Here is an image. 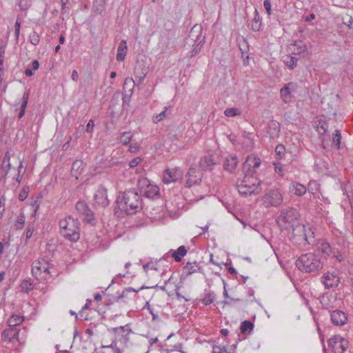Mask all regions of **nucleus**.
Segmentation results:
<instances>
[{
	"label": "nucleus",
	"mask_w": 353,
	"mask_h": 353,
	"mask_svg": "<svg viewBox=\"0 0 353 353\" xmlns=\"http://www.w3.org/2000/svg\"><path fill=\"white\" fill-rule=\"evenodd\" d=\"M133 134L131 131L124 132L120 134L119 140L123 145H128L132 141Z\"/></svg>",
	"instance_id": "nucleus-37"
},
{
	"label": "nucleus",
	"mask_w": 353,
	"mask_h": 353,
	"mask_svg": "<svg viewBox=\"0 0 353 353\" xmlns=\"http://www.w3.org/2000/svg\"><path fill=\"white\" fill-rule=\"evenodd\" d=\"M169 108L170 107H165L164 110L161 112L159 114L154 115L153 117V122L157 123L163 120V119L165 117L166 112Z\"/></svg>",
	"instance_id": "nucleus-43"
},
{
	"label": "nucleus",
	"mask_w": 353,
	"mask_h": 353,
	"mask_svg": "<svg viewBox=\"0 0 353 353\" xmlns=\"http://www.w3.org/2000/svg\"><path fill=\"white\" fill-rule=\"evenodd\" d=\"M296 89V84L293 82L286 83L280 90L281 98L284 103H288L292 99V92Z\"/></svg>",
	"instance_id": "nucleus-14"
},
{
	"label": "nucleus",
	"mask_w": 353,
	"mask_h": 353,
	"mask_svg": "<svg viewBox=\"0 0 353 353\" xmlns=\"http://www.w3.org/2000/svg\"><path fill=\"white\" fill-rule=\"evenodd\" d=\"M306 188L303 184L298 182H293L290 186V192L297 196H302L306 192Z\"/></svg>",
	"instance_id": "nucleus-26"
},
{
	"label": "nucleus",
	"mask_w": 353,
	"mask_h": 353,
	"mask_svg": "<svg viewBox=\"0 0 353 353\" xmlns=\"http://www.w3.org/2000/svg\"><path fill=\"white\" fill-rule=\"evenodd\" d=\"M142 194L149 199L158 197L159 196V188L158 186L151 184L148 188L143 192Z\"/></svg>",
	"instance_id": "nucleus-29"
},
{
	"label": "nucleus",
	"mask_w": 353,
	"mask_h": 353,
	"mask_svg": "<svg viewBox=\"0 0 353 353\" xmlns=\"http://www.w3.org/2000/svg\"><path fill=\"white\" fill-rule=\"evenodd\" d=\"M77 211L83 216V220L88 223L93 224L94 216L88 204L83 201H79L75 205Z\"/></svg>",
	"instance_id": "nucleus-12"
},
{
	"label": "nucleus",
	"mask_w": 353,
	"mask_h": 353,
	"mask_svg": "<svg viewBox=\"0 0 353 353\" xmlns=\"http://www.w3.org/2000/svg\"><path fill=\"white\" fill-rule=\"evenodd\" d=\"M59 226L61 233L65 239L72 242H77L79 239L80 222L78 219L68 216L59 221Z\"/></svg>",
	"instance_id": "nucleus-5"
},
{
	"label": "nucleus",
	"mask_w": 353,
	"mask_h": 353,
	"mask_svg": "<svg viewBox=\"0 0 353 353\" xmlns=\"http://www.w3.org/2000/svg\"><path fill=\"white\" fill-rule=\"evenodd\" d=\"M224 114L225 116H227L228 117H234V116L240 114V112L237 108H227L225 110Z\"/></svg>",
	"instance_id": "nucleus-46"
},
{
	"label": "nucleus",
	"mask_w": 353,
	"mask_h": 353,
	"mask_svg": "<svg viewBox=\"0 0 353 353\" xmlns=\"http://www.w3.org/2000/svg\"><path fill=\"white\" fill-rule=\"evenodd\" d=\"M31 0H19V6L23 11L27 10L31 6Z\"/></svg>",
	"instance_id": "nucleus-45"
},
{
	"label": "nucleus",
	"mask_w": 353,
	"mask_h": 353,
	"mask_svg": "<svg viewBox=\"0 0 353 353\" xmlns=\"http://www.w3.org/2000/svg\"><path fill=\"white\" fill-rule=\"evenodd\" d=\"M285 148L283 145L279 144L276 147L275 152L276 154L281 158L284 155Z\"/></svg>",
	"instance_id": "nucleus-49"
},
{
	"label": "nucleus",
	"mask_w": 353,
	"mask_h": 353,
	"mask_svg": "<svg viewBox=\"0 0 353 353\" xmlns=\"http://www.w3.org/2000/svg\"><path fill=\"white\" fill-rule=\"evenodd\" d=\"M323 261L314 253L302 254L296 261V267L305 273L317 274L323 268Z\"/></svg>",
	"instance_id": "nucleus-4"
},
{
	"label": "nucleus",
	"mask_w": 353,
	"mask_h": 353,
	"mask_svg": "<svg viewBox=\"0 0 353 353\" xmlns=\"http://www.w3.org/2000/svg\"><path fill=\"white\" fill-rule=\"evenodd\" d=\"M212 353H228V351L224 347H221L219 346H215L213 347Z\"/></svg>",
	"instance_id": "nucleus-56"
},
{
	"label": "nucleus",
	"mask_w": 353,
	"mask_h": 353,
	"mask_svg": "<svg viewBox=\"0 0 353 353\" xmlns=\"http://www.w3.org/2000/svg\"><path fill=\"white\" fill-rule=\"evenodd\" d=\"M261 28V21L256 10H255V15L252 21V29L254 32H258Z\"/></svg>",
	"instance_id": "nucleus-38"
},
{
	"label": "nucleus",
	"mask_w": 353,
	"mask_h": 353,
	"mask_svg": "<svg viewBox=\"0 0 353 353\" xmlns=\"http://www.w3.org/2000/svg\"><path fill=\"white\" fill-rule=\"evenodd\" d=\"M289 49L292 54L301 55L302 57H305L307 50L306 44L301 40H297L291 43Z\"/></svg>",
	"instance_id": "nucleus-16"
},
{
	"label": "nucleus",
	"mask_w": 353,
	"mask_h": 353,
	"mask_svg": "<svg viewBox=\"0 0 353 353\" xmlns=\"http://www.w3.org/2000/svg\"><path fill=\"white\" fill-rule=\"evenodd\" d=\"M109 204L110 200L108 198V190L103 185H100L94 194L93 205L95 207L105 208Z\"/></svg>",
	"instance_id": "nucleus-11"
},
{
	"label": "nucleus",
	"mask_w": 353,
	"mask_h": 353,
	"mask_svg": "<svg viewBox=\"0 0 353 353\" xmlns=\"http://www.w3.org/2000/svg\"><path fill=\"white\" fill-rule=\"evenodd\" d=\"M94 125V121L92 119H90L86 125V131L88 132L92 133L93 131Z\"/></svg>",
	"instance_id": "nucleus-57"
},
{
	"label": "nucleus",
	"mask_w": 353,
	"mask_h": 353,
	"mask_svg": "<svg viewBox=\"0 0 353 353\" xmlns=\"http://www.w3.org/2000/svg\"><path fill=\"white\" fill-rule=\"evenodd\" d=\"M84 169V163L81 160H76L73 162L71 168L72 175L78 179Z\"/></svg>",
	"instance_id": "nucleus-27"
},
{
	"label": "nucleus",
	"mask_w": 353,
	"mask_h": 353,
	"mask_svg": "<svg viewBox=\"0 0 353 353\" xmlns=\"http://www.w3.org/2000/svg\"><path fill=\"white\" fill-rule=\"evenodd\" d=\"M10 153L8 152H6L4 155L3 159V165L6 163H8V169H10Z\"/></svg>",
	"instance_id": "nucleus-58"
},
{
	"label": "nucleus",
	"mask_w": 353,
	"mask_h": 353,
	"mask_svg": "<svg viewBox=\"0 0 353 353\" xmlns=\"http://www.w3.org/2000/svg\"><path fill=\"white\" fill-rule=\"evenodd\" d=\"M299 212L292 208L283 209L281 211L280 215L276 219V223L281 230H288L294 225L299 222Z\"/></svg>",
	"instance_id": "nucleus-6"
},
{
	"label": "nucleus",
	"mask_w": 353,
	"mask_h": 353,
	"mask_svg": "<svg viewBox=\"0 0 353 353\" xmlns=\"http://www.w3.org/2000/svg\"><path fill=\"white\" fill-rule=\"evenodd\" d=\"M316 246L317 251L322 254V257L325 259H326L334 251L330 243L323 240L319 241L316 244Z\"/></svg>",
	"instance_id": "nucleus-20"
},
{
	"label": "nucleus",
	"mask_w": 353,
	"mask_h": 353,
	"mask_svg": "<svg viewBox=\"0 0 353 353\" xmlns=\"http://www.w3.org/2000/svg\"><path fill=\"white\" fill-rule=\"evenodd\" d=\"M150 185L151 183L147 178L139 179L138 181V187L139 188L141 194H142L143 191L148 188L149 185Z\"/></svg>",
	"instance_id": "nucleus-40"
},
{
	"label": "nucleus",
	"mask_w": 353,
	"mask_h": 353,
	"mask_svg": "<svg viewBox=\"0 0 353 353\" xmlns=\"http://www.w3.org/2000/svg\"><path fill=\"white\" fill-rule=\"evenodd\" d=\"M200 270V267L196 261L194 263L188 262L183 267V272L187 275H191L196 271Z\"/></svg>",
	"instance_id": "nucleus-31"
},
{
	"label": "nucleus",
	"mask_w": 353,
	"mask_h": 353,
	"mask_svg": "<svg viewBox=\"0 0 353 353\" xmlns=\"http://www.w3.org/2000/svg\"><path fill=\"white\" fill-rule=\"evenodd\" d=\"M115 203L119 209L128 214H135L142 208L141 196L135 189H129L120 194Z\"/></svg>",
	"instance_id": "nucleus-1"
},
{
	"label": "nucleus",
	"mask_w": 353,
	"mask_h": 353,
	"mask_svg": "<svg viewBox=\"0 0 353 353\" xmlns=\"http://www.w3.org/2000/svg\"><path fill=\"white\" fill-rule=\"evenodd\" d=\"M112 330L116 335L121 336V337L122 336V334L125 333V332H128V333H132L130 324H126L124 326L113 327L112 328Z\"/></svg>",
	"instance_id": "nucleus-35"
},
{
	"label": "nucleus",
	"mask_w": 353,
	"mask_h": 353,
	"mask_svg": "<svg viewBox=\"0 0 353 353\" xmlns=\"http://www.w3.org/2000/svg\"><path fill=\"white\" fill-rule=\"evenodd\" d=\"M331 321L336 325H343L347 321V316L345 312L339 310H335L330 313Z\"/></svg>",
	"instance_id": "nucleus-18"
},
{
	"label": "nucleus",
	"mask_w": 353,
	"mask_h": 353,
	"mask_svg": "<svg viewBox=\"0 0 353 353\" xmlns=\"http://www.w3.org/2000/svg\"><path fill=\"white\" fill-rule=\"evenodd\" d=\"M26 217L23 214H20L17 219L16 228L17 230H21L23 228Z\"/></svg>",
	"instance_id": "nucleus-44"
},
{
	"label": "nucleus",
	"mask_w": 353,
	"mask_h": 353,
	"mask_svg": "<svg viewBox=\"0 0 353 353\" xmlns=\"http://www.w3.org/2000/svg\"><path fill=\"white\" fill-rule=\"evenodd\" d=\"M298 59L295 57L288 55L283 60L284 63L290 69H294L297 65Z\"/></svg>",
	"instance_id": "nucleus-36"
},
{
	"label": "nucleus",
	"mask_w": 353,
	"mask_h": 353,
	"mask_svg": "<svg viewBox=\"0 0 353 353\" xmlns=\"http://www.w3.org/2000/svg\"><path fill=\"white\" fill-rule=\"evenodd\" d=\"M28 188H23V190L21 191V192L19 193V199L20 201H24L28 195Z\"/></svg>",
	"instance_id": "nucleus-50"
},
{
	"label": "nucleus",
	"mask_w": 353,
	"mask_h": 353,
	"mask_svg": "<svg viewBox=\"0 0 353 353\" xmlns=\"http://www.w3.org/2000/svg\"><path fill=\"white\" fill-rule=\"evenodd\" d=\"M117 345V342L116 340L112 341V343L108 345H102L101 348H111L114 350Z\"/></svg>",
	"instance_id": "nucleus-61"
},
{
	"label": "nucleus",
	"mask_w": 353,
	"mask_h": 353,
	"mask_svg": "<svg viewBox=\"0 0 353 353\" xmlns=\"http://www.w3.org/2000/svg\"><path fill=\"white\" fill-rule=\"evenodd\" d=\"M21 288L22 292H28L33 288V283L30 281L24 280L21 284Z\"/></svg>",
	"instance_id": "nucleus-42"
},
{
	"label": "nucleus",
	"mask_w": 353,
	"mask_h": 353,
	"mask_svg": "<svg viewBox=\"0 0 353 353\" xmlns=\"http://www.w3.org/2000/svg\"><path fill=\"white\" fill-rule=\"evenodd\" d=\"M139 145L137 143H132L129 146V151L132 153H136L139 150Z\"/></svg>",
	"instance_id": "nucleus-53"
},
{
	"label": "nucleus",
	"mask_w": 353,
	"mask_h": 353,
	"mask_svg": "<svg viewBox=\"0 0 353 353\" xmlns=\"http://www.w3.org/2000/svg\"><path fill=\"white\" fill-rule=\"evenodd\" d=\"M128 51L127 43L125 40H122L118 46L117 60L122 61L125 59Z\"/></svg>",
	"instance_id": "nucleus-28"
},
{
	"label": "nucleus",
	"mask_w": 353,
	"mask_h": 353,
	"mask_svg": "<svg viewBox=\"0 0 353 353\" xmlns=\"http://www.w3.org/2000/svg\"><path fill=\"white\" fill-rule=\"evenodd\" d=\"M321 283L326 289H330L338 286L339 278L334 273L327 272L321 276Z\"/></svg>",
	"instance_id": "nucleus-13"
},
{
	"label": "nucleus",
	"mask_w": 353,
	"mask_h": 353,
	"mask_svg": "<svg viewBox=\"0 0 353 353\" xmlns=\"http://www.w3.org/2000/svg\"><path fill=\"white\" fill-rule=\"evenodd\" d=\"M263 6H264L268 14L270 15L272 14V10H271V3H270V0H265L263 2Z\"/></svg>",
	"instance_id": "nucleus-51"
},
{
	"label": "nucleus",
	"mask_w": 353,
	"mask_h": 353,
	"mask_svg": "<svg viewBox=\"0 0 353 353\" xmlns=\"http://www.w3.org/2000/svg\"><path fill=\"white\" fill-rule=\"evenodd\" d=\"M147 288H149L144 286V285L141 286L139 290H136L131 287L127 288L123 290L122 293L120 295L114 297L113 298L114 301L116 302H119L120 300H121L124 298H128V294L130 292H138L139 290H141L143 289H147Z\"/></svg>",
	"instance_id": "nucleus-30"
},
{
	"label": "nucleus",
	"mask_w": 353,
	"mask_h": 353,
	"mask_svg": "<svg viewBox=\"0 0 353 353\" xmlns=\"http://www.w3.org/2000/svg\"><path fill=\"white\" fill-rule=\"evenodd\" d=\"M5 59V48L3 46H0V61L4 62Z\"/></svg>",
	"instance_id": "nucleus-64"
},
{
	"label": "nucleus",
	"mask_w": 353,
	"mask_h": 353,
	"mask_svg": "<svg viewBox=\"0 0 353 353\" xmlns=\"http://www.w3.org/2000/svg\"><path fill=\"white\" fill-rule=\"evenodd\" d=\"M152 264V263H145V264H144L143 265V270H145V272H148L149 268H150V269L156 270V271L158 270V268L156 266H154V265H153Z\"/></svg>",
	"instance_id": "nucleus-55"
},
{
	"label": "nucleus",
	"mask_w": 353,
	"mask_h": 353,
	"mask_svg": "<svg viewBox=\"0 0 353 353\" xmlns=\"http://www.w3.org/2000/svg\"><path fill=\"white\" fill-rule=\"evenodd\" d=\"M336 301V298L330 294H323L320 297V303L323 308L326 310L334 307V303Z\"/></svg>",
	"instance_id": "nucleus-24"
},
{
	"label": "nucleus",
	"mask_w": 353,
	"mask_h": 353,
	"mask_svg": "<svg viewBox=\"0 0 353 353\" xmlns=\"http://www.w3.org/2000/svg\"><path fill=\"white\" fill-rule=\"evenodd\" d=\"M319 189V184L316 181H310L308 184V192L314 194Z\"/></svg>",
	"instance_id": "nucleus-48"
},
{
	"label": "nucleus",
	"mask_w": 353,
	"mask_h": 353,
	"mask_svg": "<svg viewBox=\"0 0 353 353\" xmlns=\"http://www.w3.org/2000/svg\"><path fill=\"white\" fill-rule=\"evenodd\" d=\"M183 171L179 167L167 168L164 171L163 180L165 183H176L183 180Z\"/></svg>",
	"instance_id": "nucleus-9"
},
{
	"label": "nucleus",
	"mask_w": 353,
	"mask_h": 353,
	"mask_svg": "<svg viewBox=\"0 0 353 353\" xmlns=\"http://www.w3.org/2000/svg\"><path fill=\"white\" fill-rule=\"evenodd\" d=\"M267 199L271 205L278 206L281 203L283 196L279 191L273 190L268 194Z\"/></svg>",
	"instance_id": "nucleus-25"
},
{
	"label": "nucleus",
	"mask_w": 353,
	"mask_h": 353,
	"mask_svg": "<svg viewBox=\"0 0 353 353\" xmlns=\"http://www.w3.org/2000/svg\"><path fill=\"white\" fill-rule=\"evenodd\" d=\"M40 41L39 36L36 32H33L30 36V41L34 45L37 46L39 44Z\"/></svg>",
	"instance_id": "nucleus-47"
},
{
	"label": "nucleus",
	"mask_w": 353,
	"mask_h": 353,
	"mask_svg": "<svg viewBox=\"0 0 353 353\" xmlns=\"http://www.w3.org/2000/svg\"><path fill=\"white\" fill-rule=\"evenodd\" d=\"M139 163V159H132L130 163H129V166L130 168H134L136 166L138 165V164Z\"/></svg>",
	"instance_id": "nucleus-62"
},
{
	"label": "nucleus",
	"mask_w": 353,
	"mask_h": 353,
	"mask_svg": "<svg viewBox=\"0 0 353 353\" xmlns=\"http://www.w3.org/2000/svg\"><path fill=\"white\" fill-rule=\"evenodd\" d=\"M261 159L256 157H248L242 165V171L244 174L243 179L241 181L254 190H261V181L254 176L256 170L261 165Z\"/></svg>",
	"instance_id": "nucleus-2"
},
{
	"label": "nucleus",
	"mask_w": 353,
	"mask_h": 353,
	"mask_svg": "<svg viewBox=\"0 0 353 353\" xmlns=\"http://www.w3.org/2000/svg\"><path fill=\"white\" fill-rule=\"evenodd\" d=\"M327 344L334 353H344L348 347V341L339 335H334L330 338Z\"/></svg>",
	"instance_id": "nucleus-8"
},
{
	"label": "nucleus",
	"mask_w": 353,
	"mask_h": 353,
	"mask_svg": "<svg viewBox=\"0 0 353 353\" xmlns=\"http://www.w3.org/2000/svg\"><path fill=\"white\" fill-rule=\"evenodd\" d=\"M292 234L290 237L293 244L301 248L307 249L306 247L315 243L314 233L310 228H306L305 225L298 223L290 228Z\"/></svg>",
	"instance_id": "nucleus-3"
},
{
	"label": "nucleus",
	"mask_w": 353,
	"mask_h": 353,
	"mask_svg": "<svg viewBox=\"0 0 353 353\" xmlns=\"http://www.w3.org/2000/svg\"><path fill=\"white\" fill-rule=\"evenodd\" d=\"M341 134L339 130H334L332 137V143L335 145L337 149L340 148Z\"/></svg>",
	"instance_id": "nucleus-41"
},
{
	"label": "nucleus",
	"mask_w": 353,
	"mask_h": 353,
	"mask_svg": "<svg viewBox=\"0 0 353 353\" xmlns=\"http://www.w3.org/2000/svg\"><path fill=\"white\" fill-rule=\"evenodd\" d=\"M236 188L239 194L243 196H247L252 194H258L261 192V190H254L252 188H248V186L244 183H242L240 179H239L236 182Z\"/></svg>",
	"instance_id": "nucleus-21"
},
{
	"label": "nucleus",
	"mask_w": 353,
	"mask_h": 353,
	"mask_svg": "<svg viewBox=\"0 0 353 353\" xmlns=\"http://www.w3.org/2000/svg\"><path fill=\"white\" fill-rule=\"evenodd\" d=\"M50 265L48 261L44 259L39 260L33 263L32 272V274H37V272H43L49 273Z\"/></svg>",
	"instance_id": "nucleus-22"
},
{
	"label": "nucleus",
	"mask_w": 353,
	"mask_h": 353,
	"mask_svg": "<svg viewBox=\"0 0 353 353\" xmlns=\"http://www.w3.org/2000/svg\"><path fill=\"white\" fill-rule=\"evenodd\" d=\"M24 320L23 316L19 314L12 315L8 321L9 327H17Z\"/></svg>",
	"instance_id": "nucleus-33"
},
{
	"label": "nucleus",
	"mask_w": 353,
	"mask_h": 353,
	"mask_svg": "<svg viewBox=\"0 0 353 353\" xmlns=\"http://www.w3.org/2000/svg\"><path fill=\"white\" fill-rule=\"evenodd\" d=\"M254 327V324L248 320L243 321L240 326L241 332L243 334H250Z\"/></svg>",
	"instance_id": "nucleus-34"
},
{
	"label": "nucleus",
	"mask_w": 353,
	"mask_h": 353,
	"mask_svg": "<svg viewBox=\"0 0 353 353\" xmlns=\"http://www.w3.org/2000/svg\"><path fill=\"white\" fill-rule=\"evenodd\" d=\"M26 106L25 105V104H21L20 111L18 114L19 119H21L24 116L25 112H26Z\"/></svg>",
	"instance_id": "nucleus-60"
},
{
	"label": "nucleus",
	"mask_w": 353,
	"mask_h": 353,
	"mask_svg": "<svg viewBox=\"0 0 353 353\" xmlns=\"http://www.w3.org/2000/svg\"><path fill=\"white\" fill-rule=\"evenodd\" d=\"M238 163L239 161L235 154H229L225 158L223 166L225 170L232 173L235 170Z\"/></svg>",
	"instance_id": "nucleus-19"
},
{
	"label": "nucleus",
	"mask_w": 353,
	"mask_h": 353,
	"mask_svg": "<svg viewBox=\"0 0 353 353\" xmlns=\"http://www.w3.org/2000/svg\"><path fill=\"white\" fill-rule=\"evenodd\" d=\"M130 333H128V332H125V333L122 334V336L121 337L120 341L126 345L130 341Z\"/></svg>",
	"instance_id": "nucleus-54"
},
{
	"label": "nucleus",
	"mask_w": 353,
	"mask_h": 353,
	"mask_svg": "<svg viewBox=\"0 0 353 353\" xmlns=\"http://www.w3.org/2000/svg\"><path fill=\"white\" fill-rule=\"evenodd\" d=\"M203 172L200 170H197L194 168H190L185 174V177L187 178L185 187L190 188L193 185H199L203 179Z\"/></svg>",
	"instance_id": "nucleus-10"
},
{
	"label": "nucleus",
	"mask_w": 353,
	"mask_h": 353,
	"mask_svg": "<svg viewBox=\"0 0 353 353\" xmlns=\"http://www.w3.org/2000/svg\"><path fill=\"white\" fill-rule=\"evenodd\" d=\"M187 254V250L184 245H181L175 251L172 252V256L174 259L175 261L180 262L182 257Z\"/></svg>",
	"instance_id": "nucleus-32"
},
{
	"label": "nucleus",
	"mask_w": 353,
	"mask_h": 353,
	"mask_svg": "<svg viewBox=\"0 0 353 353\" xmlns=\"http://www.w3.org/2000/svg\"><path fill=\"white\" fill-rule=\"evenodd\" d=\"M202 28L201 26L195 25L191 29L189 39L198 43L192 50V56H194L198 54L201 49V45L205 41V37L201 36Z\"/></svg>",
	"instance_id": "nucleus-7"
},
{
	"label": "nucleus",
	"mask_w": 353,
	"mask_h": 353,
	"mask_svg": "<svg viewBox=\"0 0 353 353\" xmlns=\"http://www.w3.org/2000/svg\"><path fill=\"white\" fill-rule=\"evenodd\" d=\"M215 164L212 155L204 156L199 161V166L202 170H212Z\"/></svg>",
	"instance_id": "nucleus-23"
},
{
	"label": "nucleus",
	"mask_w": 353,
	"mask_h": 353,
	"mask_svg": "<svg viewBox=\"0 0 353 353\" xmlns=\"http://www.w3.org/2000/svg\"><path fill=\"white\" fill-rule=\"evenodd\" d=\"M215 300V294L213 292H208L205 293V296L202 299V303L205 305H208L213 303Z\"/></svg>",
	"instance_id": "nucleus-39"
},
{
	"label": "nucleus",
	"mask_w": 353,
	"mask_h": 353,
	"mask_svg": "<svg viewBox=\"0 0 353 353\" xmlns=\"http://www.w3.org/2000/svg\"><path fill=\"white\" fill-rule=\"evenodd\" d=\"M29 96H30V90H27L23 94V97H22V103L21 104H25V105L27 107V105H28V99H29Z\"/></svg>",
	"instance_id": "nucleus-52"
},
{
	"label": "nucleus",
	"mask_w": 353,
	"mask_h": 353,
	"mask_svg": "<svg viewBox=\"0 0 353 353\" xmlns=\"http://www.w3.org/2000/svg\"><path fill=\"white\" fill-rule=\"evenodd\" d=\"M19 332L17 327H9L1 333V339L3 341L11 343L19 341Z\"/></svg>",
	"instance_id": "nucleus-15"
},
{
	"label": "nucleus",
	"mask_w": 353,
	"mask_h": 353,
	"mask_svg": "<svg viewBox=\"0 0 353 353\" xmlns=\"http://www.w3.org/2000/svg\"><path fill=\"white\" fill-rule=\"evenodd\" d=\"M333 256L336 259L337 261H339V262H341L343 260V258L342 256V255L341 254H339V252L337 251V252H335V250H334L333 252Z\"/></svg>",
	"instance_id": "nucleus-63"
},
{
	"label": "nucleus",
	"mask_w": 353,
	"mask_h": 353,
	"mask_svg": "<svg viewBox=\"0 0 353 353\" xmlns=\"http://www.w3.org/2000/svg\"><path fill=\"white\" fill-rule=\"evenodd\" d=\"M266 132L270 140L278 138L280 134V123L274 120L268 123Z\"/></svg>",
	"instance_id": "nucleus-17"
},
{
	"label": "nucleus",
	"mask_w": 353,
	"mask_h": 353,
	"mask_svg": "<svg viewBox=\"0 0 353 353\" xmlns=\"http://www.w3.org/2000/svg\"><path fill=\"white\" fill-rule=\"evenodd\" d=\"M105 2V0H103L100 2L99 6H97V5L94 6L97 12H98L99 13H101L103 10Z\"/></svg>",
	"instance_id": "nucleus-59"
}]
</instances>
